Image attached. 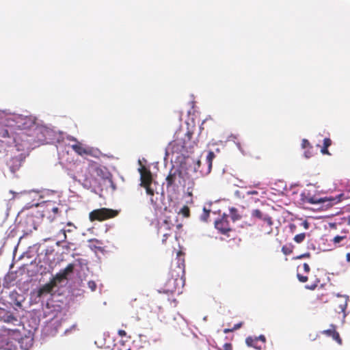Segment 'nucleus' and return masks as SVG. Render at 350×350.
I'll return each mask as SVG.
<instances>
[{
    "label": "nucleus",
    "instance_id": "f257e3e1",
    "mask_svg": "<svg viewBox=\"0 0 350 350\" xmlns=\"http://www.w3.org/2000/svg\"><path fill=\"white\" fill-rule=\"evenodd\" d=\"M14 124L8 128L0 127V142L7 146L15 144L18 150L29 149L44 140L43 129L31 117L15 116Z\"/></svg>",
    "mask_w": 350,
    "mask_h": 350
},
{
    "label": "nucleus",
    "instance_id": "f03ea898",
    "mask_svg": "<svg viewBox=\"0 0 350 350\" xmlns=\"http://www.w3.org/2000/svg\"><path fill=\"white\" fill-rule=\"evenodd\" d=\"M110 173L106 167L96 163H92L85 169L82 175V185L88 189H96L100 186V180L109 178Z\"/></svg>",
    "mask_w": 350,
    "mask_h": 350
},
{
    "label": "nucleus",
    "instance_id": "7ed1b4c3",
    "mask_svg": "<svg viewBox=\"0 0 350 350\" xmlns=\"http://www.w3.org/2000/svg\"><path fill=\"white\" fill-rule=\"evenodd\" d=\"M192 136L193 133L190 131H187L183 135L180 133H176V138L170 144L172 152L183 156L193 152L197 143L192 140Z\"/></svg>",
    "mask_w": 350,
    "mask_h": 350
},
{
    "label": "nucleus",
    "instance_id": "20e7f679",
    "mask_svg": "<svg viewBox=\"0 0 350 350\" xmlns=\"http://www.w3.org/2000/svg\"><path fill=\"white\" fill-rule=\"evenodd\" d=\"M183 268L179 265L174 269L171 268L170 271V277L167 279L165 284V291L167 293H174L180 292L181 287L183 286Z\"/></svg>",
    "mask_w": 350,
    "mask_h": 350
},
{
    "label": "nucleus",
    "instance_id": "39448f33",
    "mask_svg": "<svg viewBox=\"0 0 350 350\" xmlns=\"http://www.w3.org/2000/svg\"><path fill=\"white\" fill-rule=\"evenodd\" d=\"M178 218L175 215H165L162 222L159 224V232H163L162 243H165L168 237L172 235L171 231L176 226L177 229L182 227L181 224H178Z\"/></svg>",
    "mask_w": 350,
    "mask_h": 350
},
{
    "label": "nucleus",
    "instance_id": "423d86ee",
    "mask_svg": "<svg viewBox=\"0 0 350 350\" xmlns=\"http://www.w3.org/2000/svg\"><path fill=\"white\" fill-rule=\"evenodd\" d=\"M342 194H340L337 198H322L319 195H312L310 192L303 193L301 195V200L304 203H308L310 204H324L327 202V206H333L334 204L341 201L340 198Z\"/></svg>",
    "mask_w": 350,
    "mask_h": 350
},
{
    "label": "nucleus",
    "instance_id": "0eeeda50",
    "mask_svg": "<svg viewBox=\"0 0 350 350\" xmlns=\"http://www.w3.org/2000/svg\"><path fill=\"white\" fill-rule=\"evenodd\" d=\"M139 172L140 174V186L146 189L147 195L151 197L150 201L153 202L152 197L154 195V191L151 187L153 180L152 173L150 170L144 165H142L141 167L139 168Z\"/></svg>",
    "mask_w": 350,
    "mask_h": 350
},
{
    "label": "nucleus",
    "instance_id": "6e6552de",
    "mask_svg": "<svg viewBox=\"0 0 350 350\" xmlns=\"http://www.w3.org/2000/svg\"><path fill=\"white\" fill-rule=\"evenodd\" d=\"M42 217L46 218L49 222L53 221L59 215L61 212L59 204L52 201L46 202L42 206Z\"/></svg>",
    "mask_w": 350,
    "mask_h": 350
},
{
    "label": "nucleus",
    "instance_id": "1a4fd4ad",
    "mask_svg": "<svg viewBox=\"0 0 350 350\" xmlns=\"http://www.w3.org/2000/svg\"><path fill=\"white\" fill-rule=\"evenodd\" d=\"M118 211L107 208H101L95 209L90 213V220L103 221L108 219L113 218L118 215Z\"/></svg>",
    "mask_w": 350,
    "mask_h": 350
},
{
    "label": "nucleus",
    "instance_id": "9d476101",
    "mask_svg": "<svg viewBox=\"0 0 350 350\" xmlns=\"http://www.w3.org/2000/svg\"><path fill=\"white\" fill-rule=\"evenodd\" d=\"M215 157V154L213 151H209L205 163H202L200 160H198L195 165V171L200 172L202 176L209 174L212 170L213 160Z\"/></svg>",
    "mask_w": 350,
    "mask_h": 350
},
{
    "label": "nucleus",
    "instance_id": "9b49d317",
    "mask_svg": "<svg viewBox=\"0 0 350 350\" xmlns=\"http://www.w3.org/2000/svg\"><path fill=\"white\" fill-rule=\"evenodd\" d=\"M75 269V265L72 263L68 264L66 267L62 270H61L59 273H57L55 277L52 279L53 281H55L57 284L58 282H61L64 280L66 279L67 275L72 273Z\"/></svg>",
    "mask_w": 350,
    "mask_h": 350
},
{
    "label": "nucleus",
    "instance_id": "f8f14e48",
    "mask_svg": "<svg viewBox=\"0 0 350 350\" xmlns=\"http://www.w3.org/2000/svg\"><path fill=\"white\" fill-rule=\"evenodd\" d=\"M56 286L57 284L55 281L51 280L49 282L45 284L37 291V297L41 298L43 296L50 294Z\"/></svg>",
    "mask_w": 350,
    "mask_h": 350
},
{
    "label": "nucleus",
    "instance_id": "ddd939ff",
    "mask_svg": "<svg viewBox=\"0 0 350 350\" xmlns=\"http://www.w3.org/2000/svg\"><path fill=\"white\" fill-rule=\"evenodd\" d=\"M215 228L222 234H226L230 230L229 223L227 217L224 215L221 219L215 221Z\"/></svg>",
    "mask_w": 350,
    "mask_h": 350
},
{
    "label": "nucleus",
    "instance_id": "4468645a",
    "mask_svg": "<svg viewBox=\"0 0 350 350\" xmlns=\"http://www.w3.org/2000/svg\"><path fill=\"white\" fill-rule=\"evenodd\" d=\"M71 147L72 150L80 156L92 155V150L91 148L84 146L80 142L72 145Z\"/></svg>",
    "mask_w": 350,
    "mask_h": 350
},
{
    "label": "nucleus",
    "instance_id": "2eb2a0df",
    "mask_svg": "<svg viewBox=\"0 0 350 350\" xmlns=\"http://www.w3.org/2000/svg\"><path fill=\"white\" fill-rule=\"evenodd\" d=\"M181 177V172L175 170L174 172L171 170L166 178L167 187H171L176 184L178 178Z\"/></svg>",
    "mask_w": 350,
    "mask_h": 350
},
{
    "label": "nucleus",
    "instance_id": "dca6fc26",
    "mask_svg": "<svg viewBox=\"0 0 350 350\" xmlns=\"http://www.w3.org/2000/svg\"><path fill=\"white\" fill-rule=\"evenodd\" d=\"M245 342L248 346L252 347L256 349L260 350L264 348L261 344H258L257 337H254V338H252L251 336L247 337L245 340Z\"/></svg>",
    "mask_w": 350,
    "mask_h": 350
},
{
    "label": "nucleus",
    "instance_id": "f3484780",
    "mask_svg": "<svg viewBox=\"0 0 350 350\" xmlns=\"http://www.w3.org/2000/svg\"><path fill=\"white\" fill-rule=\"evenodd\" d=\"M12 345L8 340L5 336L0 334V349L11 350Z\"/></svg>",
    "mask_w": 350,
    "mask_h": 350
},
{
    "label": "nucleus",
    "instance_id": "a211bd4d",
    "mask_svg": "<svg viewBox=\"0 0 350 350\" xmlns=\"http://www.w3.org/2000/svg\"><path fill=\"white\" fill-rule=\"evenodd\" d=\"M73 230H74V228H72L71 227H70L68 229H62L58 233V236H62V237H61L60 240L59 241H57V244L58 245H59L61 243L66 242V239H67L66 233L72 232L73 231Z\"/></svg>",
    "mask_w": 350,
    "mask_h": 350
},
{
    "label": "nucleus",
    "instance_id": "6ab92c4d",
    "mask_svg": "<svg viewBox=\"0 0 350 350\" xmlns=\"http://www.w3.org/2000/svg\"><path fill=\"white\" fill-rule=\"evenodd\" d=\"M262 221H264L267 226L269 227V229L267 231V234H270L272 232V226L273 224V221L272 220V218L269 216L268 215H265L263 217Z\"/></svg>",
    "mask_w": 350,
    "mask_h": 350
},
{
    "label": "nucleus",
    "instance_id": "aec40b11",
    "mask_svg": "<svg viewBox=\"0 0 350 350\" xmlns=\"http://www.w3.org/2000/svg\"><path fill=\"white\" fill-rule=\"evenodd\" d=\"M295 246L291 244H286L282 246V252L284 255H290L293 253Z\"/></svg>",
    "mask_w": 350,
    "mask_h": 350
},
{
    "label": "nucleus",
    "instance_id": "412c9836",
    "mask_svg": "<svg viewBox=\"0 0 350 350\" xmlns=\"http://www.w3.org/2000/svg\"><path fill=\"white\" fill-rule=\"evenodd\" d=\"M230 216L233 221L239 220L241 218V215L239 213L236 208H230Z\"/></svg>",
    "mask_w": 350,
    "mask_h": 350
},
{
    "label": "nucleus",
    "instance_id": "4be33fe9",
    "mask_svg": "<svg viewBox=\"0 0 350 350\" xmlns=\"http://www.w3.org/2000/svg\"><path fill=\"white\" fill-rule=\"evenodd\" d=\"M336 332V325L332 324L330 325V328L328 329L323 330L322 332L323 334H325L327 336H334V334Z\"/></svg>",
    "mask_w": 350,
    "mask_h": 350
},
{
    "label": "nucleus",
    "instance_id": "5701e85b",
    "mask_svg": "<svg viewBox=\"0 0 350 350\" xmlns=\"http://www.w3.org/2000/svg\"><path fill=\"white\" fill-rule=\"evenodd\" d=\"M306 234L305 232H302V233H299V234H296L294 238H293V241L298 243V244H300L302 242H304V241L306 239Z\"/></svg>",
    "mask_w": 350,
    "mask_h": 350
},
{
    "label": "nucleus",
    "instance_id": "b1692460",
    "mask_svg": "<svg viewBox=\"0 0 350 350\" xmlns=\"http://www.w3.org/2000/svg\"><path fill=\"white\" fill-rule=\"evenodd\" d=\"M252 216L253 217H256V218L262 220L265 215H263V213H262V211L260 210L254 209L252 211Z\"/></svg>",
    "mask_w": 350,
    "mask_h": 350
},
{
    "label": "nucleus",
    "instance_id": "393cba45",
    "mask_svg": "<svg viewBox=\"0 0 350 350\" xmlns=\"http://www.w3.org/2000/svg\"><path fill=\"white\" fill-rule=\"evenodd\" d=\"M178 213L182 214L185 217H188L190 215L189 208L186 205L183 206Z\"/></svg>",
    "mask_w": 350,
    "mask_h": 350
},
{
    "label": "nucleus",
    "instance_id": "a878e982",
    "mask_svg": "<svg viewBox=\"0 0 350 350\" xmlns=\"http://www.w3.org/2000/svg\"><path fill=\"white\" fill-rule=\"evenodd\" d=\"M9 334L12 335L14 336L15 340H19V339L21 338V333L17 329H9Z\"/></svg>",
    "mask_w": 350,
    "mask_h": 350
},
{
    "label": "nucleus",
    "instance_id": "bb28decb",
    "mask_svg": "<svg viewBox=\"0 0 350 350\" xmlns=\"http://www.w3.org/2000/svg\"><path fill=\"white\" fill-rule=\"evenodd\" d=\"M301 146L303 148L306 149H312V146H311L309 141L306 139H304L301 142Z\"/></svg>",
    "mask_w": 350,
    "mask_h": 350
},
{
    "label": "nucleus",
    "instance_id": "cd10ccee",
    "mask_svg": "<svg viewBox=\"0 0 350 350\" xmlns=\"http://www.w3.org/2000/svg\"><path fill=\"white\" fill-rule=\"evenodd\" d=\"M209 215H210V211L206 209V208H204L203 213L201 215V219L203 221H206L209 217Z\"/></svg>",
    "mask_w": 350,
    "mask_h": 350
},
{
    "label": "nucleus",
    "instance_id": "c85d7f7f",
    "mask_svg": "<svg viewBox=\"0 0 350 350\" xmlns=\"http://www.w3.org/2000/svg\"><path fill=\"white\" fill-rule=\"evenodd\" d=\"M310 256H311L310 253L306 252V253L300 254L299 256H295L293 258V260H299V259H302V258H310Z\"/></svg>",
    "mask_w": 350,
    "mask_h": 350
},
{
    "label": "nucleus",
    "instance_id": "c756f323",
    "mask_svg": "<svg viewBox=\"0 0 350 350\" xmlns=\"http://www.w3.org/2000/svg\"><path fill=\"white\" fill-rule=\"evenodd\" d=\"M317 299L321 302L327 303L328 301L327 294L322 293L321 295H318Z\"/></svg>",
    "mask_w": 350,
    "mask_h": 350
},
{
    "label": "nucleus",
    "instance_id": "7c9ffc66",
    "mask_svg": "<svg viewBox=\"0 0 350 350\" xmlns=\"http://www.w3.org/2000/svg\"><path fill=\"white\" fill-rule=\"evenodd\" d=\"M319 282H320V280H317L314 284L306 285L305 287L307 289L313 291V290H314L317 288V285H318V284Z\"/></svg>",
    "mask_w": 350,
    "mask_h": 350
},
{
    "label": "nucleus",
    "instance_id": "2f4dec72",
    "mask_svg": "<svg viewBox=\"0 0 350 350\" xmlns=\"http://www.w3.org/2000/svg\"><path fill=\"white\" fill-rule=\"evenodd\" d=\"M297 279L299 280V281L301 282H303V283L307 282L308 280V276L303 275L300 274L299 273H297Z\"/></svg>",
    "mask_w": 350,
    "mask_h": 350
},
{
    "label": "nucleus",
    "instance_id": "473e14b6",
    "mask_svg": "<svg viewBox=\"0 0 350 350\" xmlns=\"http://www.w3.org/2000/svg\"><path fill=\"white\" fill-rule=\"evenodd\" d=\"M5 321L8 322V323H14V322L18 321V319L12 315H9L6 317V319H5Z\"/></svg>",
    "mask_w": 350,
    "mask_h": 350
},
{
    "label": "nucleus",
    "instance_id": "72a5a7b5",
    "mask_svg": "<svg viewBox=\"0 0 350 350\" xmlns=\"http://www.w3.org/2000/svg\"><path fill=\"white\" fill-rule=\"evenodd\" d=\"M332 338L336 340L339 345H342V339L339 335V333L336 331L334 334V336H332Z\"/></svg>",
    "mask_w": 350,
    "mask_h": 350
},
{
    "label": "nucleus",
    "instance_id": "f704fd0d",
    "mask_svg": "<svg viewBox=\"0 0 350 350\" xmlns=\"http://www.w3.org/2000/svg\"><path fill=\"white\" fill-rule=\"evenodd\" d=\"M332 338L336 340L339 345H342V339L339 335V333L336 331L334 334V336H332Z\"/></svg>",
    "mask_w": 350,
    "mask_h": 350
},
{
    "label": "nucleus",
    "instance_id": "c9c22d12",
    "mask_svg": "<svg viewBox=\"0 0 350 350\" xmlns=\"http://www.w3.org/2000/svg\"><path fill=\"white\" fill-rule=\"evenodd\" d=\"M232 345L231 343L227 342L225 343L222 348H219V350H232Z\"/></svg>",
    "mask_w": 350,
    "mask_h": 350
},
{
    "label": "nucleus",
    "instance_id": "e433bc0d",
    "mask_svg": "<svg viewBox=\"0 0 350 350\" xmlns=\"http://www.w3.org/2000/svg\"><path fill=\"white\" fill-rule=\"evenodd\" d=\"M332 144V140L329 138H325L323 140V147L328 148Z\"/></svg>",
    "mask_w": 350,
    "mask_h": 350
},
{
    "label": "nucleus",
    "instance_id": "4c0bfd02",
    "mask_svg": "<svg viewBox=\"0 0 350 350\" xmlns=\"http://www.w3.org/2000/svg\"><path fill=\"white\" fill-rule=\"evenodd\" d=\"M258 338V341H260L261 342V345L263 347H265V342H266V338L265 337V336L263 335H260V336L257 337Z\"/></svg>",
    "mask_w": 350,
    "mask_h": 350
},
{
    "label": "nucleus",
    "instance_id": "58836bf2",
    "mask_svg": "<svg viewBox=\"0 0 350 350\" xmlns=\"http://www.w3.org/2000/svg\"><path fill=\"white\" fill-rule=\"evenodd\" d=\"M345 238V237H344V236H336V237L333 239V242H334V243H340L342 240H343Z\"/></svg>",
    "mask_w": 350,
    "mask_h": 350
},
{
    "label": "nucleus",
    "instance_id": "ea45409f",
    "mask_svg": "<svg viewBox=\"0 0 350 350\" xmlns=\"http://www.w3.org/2000/svg\"><path fill=\"white\" fill-rule=\"evenodd\" d=\"M88 287L92 291H95L96 284L94 281H89L88 283Z\"/></svg>",
    "mask_w": 350,
    "mask_h": 350
},
{
    "label": "nucleus",
    "instance_id": "a19ab883",
    "mask_svg": "<svg viewBox=\"0 0 350 350\" xmlns=\"http://www.w3.org/2000/svg\"><path fill=\"white\" fill-rule=\"evenodd\" d=\"M303 269L304 271L306 272V273H309L310 271V266L308 265V264L307 263H304L303 264Z\"/></svg>",
    "mask_w": 350,
    "mask_h": 350
},
{
    "label": "nucleus",
    "instance_id": "79ce46f5",
    "mask_svg": "<svg viewBox=\"0 0 350 350\" xmlns=\"http://www.w3.org/2000/svg\"><path fill=\"white\" fill-rule=\"evenodd\" d=\"M242 325H243V322H240L237 324H235L232 329H233V331L237 330V329L241 328Z\"/></svg>",
    "mask_w": 350,
    "mask_h": 350
},
{
    "label": "nucleus",
    "instance_id": "37998d69",
    "mask_svg": "<svg viewBox=\"0 0 350 350\" xmlns=\"http://www.w3.org/2000/svg\"><path fill=\"white\" fill-rule=\"evenodd\" d=\"M118 334L120 337H124L126 336V332L123 329H119Z\"/></svg>",
    "mask_w": 350,
    "mask_h": 350
},
{
    "label": "nucleus",
    "instance_id": "c03bdc74",
    "mask_svg": "<svg viewBox=\"0 0 350 350\" xmlns=\"http://www.w3.org/2000/svg\"><path fill=\"white\" fill-rule=\"evenodd\" d=\"M328 148H326V147H323L321 148V152H322V154H329V152L328 151Z\"/></svg>",
    "mask_w": 350,
    "mask_h": 350
},
{
    "label": "nucleus",
    "instance_id": "a18cd8bd",
    "mask_svg": "<svg viewBox=\"0 0 350 350\" xmlns=\"http://www.w3.org/2000/svg\"><path fill=\"white\" fill-rule=\"evenodd\" d=\"M289 228H290V230L292 233H294L295 232V230H296V226L295 224H291L289 225Z\"/></svg>",
    "mask_w": 350,
    "mask_h": 350
},
{
    "label": "nucleus",
    "instance_id": "49530a36",
    "mask_svg": "<svg viewBox=\"0 0 350 350\" xmlns=\"http://www.w3.org/2000/svg\"><path fill=\"white\" fill-rule=\"evenodd\" d=\"M301 226H302L305 229H308L309 226H310L309 223H308L306 220L304 221L301 224Z\"/></svg>",
    "mask_w": 350,
    "mask_h": 350
},
{
    "label": "nucleus",
    "instance_id": "de8ad7c7",
    "mask_svg": "<svg viewBox=\"0 0 350 350\" xmlns=\"http://www.w3.org/2000/svg\"><path fill=\"white\" fill-rule=\"evenodd\" d=\"M67 226L71 227L74 229H77V227L72 222L70 221L67 223Z\"/></svg>",
    "mask_w": 350,
    "mask_h": 350
},
{
    "label": "nucleus",
    "instance_id": "09e8293b",
    "mask_svg": "<svg viewBox=\"0 0 350 350\" xmlns=\"http://www.w3.org/2000/svg\"><path fill=\"white\" fill-rule=\"evenodd\" d=\"M304 154L306 158H310L311 157V154L309 151H306Z\"/></svg>",
    "mask_w": 350,
    "mask_h": 350
},
{
    "label": "nucleus",
    "instance_id": "8fccbe9b",
    "mask_svg": "<svg viewBox=\"0 0 350 350\" xmlns=\"http://www.w3.org/2000/svg\"><path fill=\"white\" fill-rule=\"evenodd\" d=\"M346 260H347V261L348 262H349V263H350V253H347V254H346Z\"/></svg>",
    "mask_w": 350,
    "mask_h": 350
},
{
    "label": "nucleus",
    "instance_id": "3c124183",
    "mask_svg": "<svg viewBox=\"0 0 350 350\" xmlns=\"http://www.w3.org/2000/svg\"><path fill=\"white\" fill-rule=\"evenodd\" d=\"M224 332V333H228V332H233V329H225Z\"/></svg>",
    "mask_w": 350,
    "mask_h": 350
},
{
    "label": "nucleus",
    "instance_id": "603ef678",
    "mask_svg": "<svg viewBox=\"0 0 350 350\" xmlns=\"http://www.w3.org/2000/svg\"><path fill=\"white\" fill-rule=\"evenodd\" d=\"M249 193H250V194H256V193H257V191H250V192H249Z\"/></svg>",
    "mask_w": 350,
    "mask_h": 350
},
{
    "label": "nucleus",
    "instance_id": "864d4df0",
    "mask_svg": "<svg viewBox=\"0 0 350 350\" xmlns=\"http://www.w3.org/2000/svg\"><path fill=\"white\" fill-rule=\"evenodd\" d=\"M127 350H131V349H128Z\"/></svg>",
    "mask_w": 350,
    "mask_h": 350
}]
</instances>
